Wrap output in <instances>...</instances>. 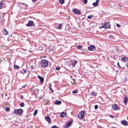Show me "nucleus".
<instances>
[{
  "instance_id": "f257e3e1",
  "label": "nucleus",
  "mask_w": 128,
  "mask_h": 128,
  "mask_svg": "<svg viewBox=\"0 0 128 128\" xmlns=\"http://www.w3.org/2000/svg\"><path fill=\"white\" fill-rule=\"evenodd\" d=\"M23 111V110L21 108L18 109L14 108V113L16 115H21L22 114Z\"/></svg>"
},
{
  "instance_id": "f03ea898",
  "label": "nucleus",
  "mask_w": 128,
  "mask_h": 128,
  "mask_svg": "<svg viewBox=\"0 0 128 128\" xmlns=\"http://www.w3.org/2000/svg\"><path fill=\"white\" fill-rule=\"evenodd\" d=\"M48 61L46 60H43L41 61L42 67L43 68H45L48 66Z\"/></svg>"
},
{
  "instance_id": "7ed1b4c3",
  "label": "nucleus",
  "mask_w": 128,
  "mask_h": 128,
  "mask_svg": "<svg viewBox=\"0 0 128 128\" xmlns=\"http://www.w3.org/2000/svg\"><path fill=\"white\" fill-rule=\"evenodd\" d=\"M110 24L109 22H105L104 24L102 26V27L105 28H110Z\"/></svg>"
},
{
  "instance_id": "20e7f679",
  "label": "nucleus",
  "mask_w": 128,
  "mask_h": 128,
  "mask_svg": "<svg viewBox=\"0 0 128 128\" xmlns=\"http://www.w3.org/2000/svg\"><path fill=\"white\" fill-rule=\"evenodd\" d=\"M85 112L84 111L80 112L78 114V117L80 119H82L84 117V115L85 114Z\"/></svg>"
},
{
  "instance_id": "39448f33",
  "label": "nucleus",
  "mask_w": 128,
  "mask_h": 128,
  "mask_svg": "<svg viewBox=\"0 0 128 128\" xmlns=\"http://www.w3.org/2000/svg\"><path fill=\"white\" fill-rule=\"evenodd\" d=\"M26 25L28 26H35L33 22L30 20L28 21V23Z\"/></svg>"
},
{
  "instance_id": "423d86ee",
  "label": "nucleus",
  "mask_w": 128,
  "mask_h": 128,
  "mask_svg": "<svg viewBox=\"0 0 128 128\" xmlns=\"http://www.w3.org/2000/svg\"><path fill=\"white\" fill-rule=\"evenodd\" d=\"M88 49L90 51H94L96 50L95 46L93 45H91L88 47Z\"/></svg>"
},
{
  "instance_id": "0eeeda50",
  "label": "nucleus",
  "mask_w": 128,
  "mask_h": 128,
  "mask_svg": "<svg viewBox=\"0 0 128 128\" xmlns=\"http://www.w3.org/2000/svg\"><path fill=\"white\" fill-rule=\"evenodd\" d=\"M73 11L74 13L75 14H76L79 15L81 14L80 12L76 9L75 8L73 9Z\"/></svg>"
},
{
  "instance_id": "6e6552de",
  "label": "nucleus",
  "mask_w": 128,
  "mask_h": 128,
  "mask_svg": "<svg viewBox=\"0 0 128 128\" xmlns=\"http://www.w3.org/2000/svg\"><path fill=\"white\" fill-rule=\"evenodd\" d=\"M46 120L48 122L49 124H50L51 123V121L50 117L48 116L45 117Z\"/></svg>"
},
{
  "instance_id": "1a4fd4ad",
  "label": "nucleus",
  "mask_w": 128,
  "mask_h": 128,
  "mask_svg": "<svg viewBox=\"0 0 128 128\" xmlns=\"http://www.w3.org/2000/svg\"><path fill=\"white\" fill-rule=\"evenodd\" d=\"M117 105L118 104H113L112 105V107L114 110H119V108L118 106Z\"/></svg>"
},
{
  "instance_id": "9d476101",
  "label": "nucleus",
  "mask_w": 128,
  "mask_h": 128,
  "mask_svg": "<svg viewBox=\"0 0 128 128\" xmlns=\"http://www.w3.org/2000/svg\"><path fill=\"white\" fill-rule=\"evenodd\" d=\"M39 91V90L38 89H35L34 90L33 92L34 94L36 95L38 94Z\"/></svg>"
},
{
  "instance_id": "9b49d317",
  "label": "nucleus",
  "mask_w": 128,
  "mask_h": 128,
  "mask_svg": "<svg viewBox=\"0 0 128 128\" xmlns=\"http://www.w3.org/2000/svg\"><path fill=\"white\" fill-rule=\"evenodd\" d=\"M38 78L40 80V82L42 83H43L44 82V78L39 75L38 76Z\"/></svg>"
},
{
  "instance_id": "f8f14e48",
  "label": "nucleus",
  "mask_w": 128,
  "mask_h": 128,
  "mask_svg": "<svg viewBox=\"0 0 128 128\" xmlns=\"http://www.w3.org/2000/svg\"><path fill=\"white\" fill-rule=\"evenodd\" d=\"M72 121H70L69 122H68L67 124L66 125V128H68L70 126L71 124H72Z\"/></svg>"
},
{
  "instance_id": "ddd939ff",
  "label": "nucleus",
  "mask_w": 128,
  "mask_h": 128,
  "mask_svg": "<svg viewBox=\"0 0 128 128\" xmlns=\"http://www.w3.org/2000/svg\"><path fill=\"white\" fill-rule=\"evenodd\" d=\"M99 1H100L99 0H96V2L93 3V6H96L98 5V3L99 2Z\"/></svg>"
},
{
  "instance_id": "4468645a",
  "label": "nucleus",
  "mask_w": 128,
  "mask_h": 128,
  "mask_svg": "<svg viewBox=\"0 0 128 128\" xmlns=\"http://www.w3.org/2000/svg\"><path fill=\"white\" fill-rule=\"evenodd\" d=\"M128 101V98L126 96L124 97L123 102L125 104H127Z\"/></svg>"
},
{
  "instance_id": "2eb2a0df",
  "label": "nucleus",
  "mask_w": 128,
  "mask_h": 128,
  "mask_svg": "<svg viewBox=\"0 0 128 128\" xmlns=\"http://www.w3.org/2000/svg\"><path fill=\"white\" fill-rule=\"evenodd\" d=\"M78 61L76 60H74L73 62H71V65L73 66H75L76 64L77 63Z\"/></svg>"
},
{
  "instance_id": "dca6fc26",
  "label": "nucleus",
  "mask_w": 128,
  "mask_h": 128,
  "mask_svg": "<svg viewBox=\"0 0 128 128\" xmlns=\"http://www.w3.org/2000/svg\"><path fill=\"white\" fill-rule=\"evenodd\" d=\"M121 123L124 126H127L128 124V122H127L125 120H122Z\"/></svg>"
},
{
  "instance_id": "f3484780",
  "label": "nucleus",
  "mask_w": 128,
  "mask_h": 128,
  "mask_svg": "<svg viewBox=\"0 0 128 128\" xmlns=\"http://www.w3.org/2000/svg\"><path fill=\"white\" fill-rule=\"evenodd\" d=\"M121 60L124 62H126V61L128 60V58L126 56H124L122 58Z\"/></svg>"
},
{
  "instance_id": "a211bd4d",
  "label": "nucleus",
  "mask_w": 128,
  "mask_h": 128,
  "mask_svg": "<svg viewBox=\"0 0 128 128\" xmlns=\"http://www.w3.org/2000/svg\"><path fill=\"white\" fill-rule=\"evenodd\" d=\"M3 32L4 34L6 35H7L8 33V32L6 31V29L5 28L4 29Z\"/></svg>"
},
{
  "instance_id": "6ab92c4d",
  "label": "nucleus",
  "mask_w": 128,
  "mask_h": 128,
  "mask_svg": "<svg viewBox=\"0 0 128 128\" xmlns=\"http://www.w3.org/2000/svg\"><path fill=\"white\" fill-rule=\"evenodd\" d=\"M62 103L61 101L60 100H56L54 103V104H61Z\"/></svg>"
},
{
  "instance_id": "aec40b11",
  "label": "nucleus",
  "mask_w": 128,
  "mask_h": 128,
  "mask_svg": "<svg viewBox=\"0 0 128 128\" xmlns=\"http://www.w3.org/2000/svg\"><path fill=\"white\" fill-rule=\"evenodd\" d=\"M49 84V88L50 90L52 92H54L53 90L51 88L52 85L50 83Z\"/></svg>"
},
{
  "instance_id": "412c9836",
  "label": "nucleus",
  "mask_w": 128,
  "mask_h": 128,
  "mask_svg": "<svg viewBox=\"0 0 128 128\" xmlns=\"http://www.w3.org/2000/svg\"><path fill=\"white\" fill-rule=\"evenodd\" d=\"M97 93L94 92H92V94H91V95L93 96H95L96 95Z\"/></svg>"
},
{
  "instance_id": "4be33fe9",
  "label": "nucleus",
  "mask_w": 128,
  "mask_h": 128,
  "mask_svg": "<svg viewBox=\"0 0 128 128\" xmlns=\"http://www.w3.org/2000/svg\"><path fill=\"white\" fill-rule=\"evenodd\" d=\"M62 25L61 24H60L58 25V29H61L62 28Z\"/></svg>"
},
{
  "instance_id": "5701e85b",
  "label": "nucleus",
  "mask_w": 128,
  "mask_h": 128,
  "mask_svg": "<svg viewBox=\"0 0 128 128\" xmlns=\"http://www.w3.org/2000/svg\"><path fill=\"white\" fill-rule=\"evenodd\" d=\"M78 92V90L77 89H76L74 90L72 92V93L73 94L77 93Z\"/></svg>"
},
{
  "instance_id": "b1692460",
  "label": "nucleus",
  "mask_w": 128,
  "mask_h": 128,
  "mask_svg": "<svg viewBox=\"0 0 128 128\" xmlns=\"http://www.w3.org/2000/svg\"><path fill=\"white\" fill-rule=\"evenodd\" d=\"M59 2L60 3L62 4H64V0H59Z\"/></svg>"
},
{
  "instance_id": "393cba45",
  "label": "nucleus",
  "mask_w": 128,
  "mask_h": 128,
  "mask_svg": "<svg viewBox=\"0 0 128 128\" xmlns=\"http://www.w3.org/2000/svg\"><path fill=\"white\" fill-rule=\"evenodd\" d=\"M5 110L7 112H9L10 110V109L9 107H7L6 108Z\"/></svg>"
},
{
  "instance_id": "a878e982",
  "label": "nucleus",
  "mask_w": 128,
  "mask_h": 128,
  "mask_svg": "<svg viewBox=\"0 0 128 128\" xmlns=\"http://www.w3.org/2000/svg\"><path fill=\"white\" fill-rule=\"evenodd\" d=\"M76 48H78L79 49H81L82 48V46L81 45L78 46H77Z\"/></svg>"
},
{
  "instance_id": "bb28decb",
  "label": "nucleus",
  "mask_w": 128,
  "mask_h": 128,
  "mask_svg": "<svg viewBox=\"0 0 128 128\" xmlns=\"http://www.w3.org/2000/svg\"><path fill=\"white\" fill-rule=\"evenodd\" d=\"M61 116L62 117H64L66 116L65 115H64V112H62L61 114Z\"/></svg>"
},
{
  "instance_id": "cd10ccee",
  "label": "nucleus",
  "mask_w": 128,
  "mask_h": 128,
  "mask_svg": "<svg viewBox=\"0 0 128 128\" xmlns=\"http://www.w3.org/2000/svg\"><path fill=\"white\" fill-rule=\"evenodd\" d=\"M14 67L16 69H18L19 68V66L17 65H14Z\"/></svg>"
},
{
  "instance_id": "c85d7f7f",
  "label": "nucleus",
  "mask_w": 128,
  "mask_h": 128,
  "mask_svg": "<svg viewBox=\"0 0 128 128\" xmlns=\"http://www.w3.org/2000/svg\"><path fill=\"white\" fill-rule=\"evenodd\" d=\"M38 110H34V116H35Z\"/></svg>"
},
{
  "instance_id": "c756f323",
  "label": "nucleus",
  "mask_w": 128,
  "mask_h": 128,
  "mask_svg": "<svg viewBox=\"0 0 128 128\" xmlns=\"http://www.w3.org/2000/svg\"><path fill=\"white\" fill-rule=\"evenodd\" d=\"M115 47L116 48L115 50H116V51L117 52H119V51H120V50L119 49L118 47L117 46Z\"/></svg>"
},
{
  "instance_id": "7c9ffc66",
  "label": "nucleus",
  "mask_w": 128,
  "mask_h": 128,
  "mask_svg": "<svg viewBox=\"0 0 128 128\" xmlns=\"http://www.w3.org/2000/svg\"><path fill=\"white\" fill-rule=\"evenodd\" d=\"M3 4L2 3L0 2V9L3 7Z\"/></svg>"
},
{
  "instance_id": "2f4dec72",
  "label": "nucleus",
  "mask_w": 128,
  "mask_h": 128,
  "mask_svg": "<svg viewBox=\"0 0 128 128\" xmlns=\"http://www.w3.org/2000/svg\"><path fill=\"white\" fill-rule=\"evenodd\" d=\"M92 17V15H90V16H88L87 18L89 19H91Z\"/></svg>"
},
{
  "instance_id": "473e14b6",
  "label": "nucleus",
  "mask_w": 128,
  "mask_h": 128,
  "mask_svg": "<svg viewBox=\"0 0 128 128\" xmlns=\"http://www.w3.org/2000/svg\"><path fill=\"white\" fill-rule=\"evenodd\" d=\"M51 128H58L56 126H52Z\"/></svg>"
},
{
  "instance_id": "72a5a7b5",
  "label": "nucleus",
  "mask_w": 128,
  "mask_h": 128,
  "mask_svg": "<svg viewBox=\"0 0 128 128\" xmlns=\"http://www.w3.org/2000/svg\"><path fill=\"white\" fill-rule=\"evenodd\" d=\"M22 70H23L24 73H26L27 72V71L24 69H22Z\"/></svg>"
},
{
  "instance_id": "f704fd0d",
  "label": "nucleus",
  "mask_w": 128,
  "mask_h": 128,
  "mask_svg": "<svg viewBox=\"0 0 128 128\" xmlns=\"http://www.w3.org/2000/svg\"><path fill=\"white\" fill-rule=\"evenodd\" d=\"M84 4H86L88 2L87 0H84Z\"/></svg>"
},
{
  "instance_id": "c9c22d12",
  "label": "nucleus",
  "mask_w": 128,
  "mask_h": 128,
  "mask_svg": "<svg viewBox=\"0 0 128 128\" xmlns=\"http://www.w3.org/2000/svg\"><path fill=\"white\" fill-rule=\"evenodd\" d=\"M98 106L97 105H96L94 106V108L95 110L96 109L98 108Z\"/></svg>"
},
{
  "instance_id": "e433bc0d",
  "label": "nucleus",
  "mask_w": 128,
  "mask_h": 128,
  "mask_svg": "<svg viewBox=\"0 0 128 128\" xmlns=\"http://www.w3.org/2000/svg\"><path fill=\"white\" fill-rule=\"evenodd\" d=\"M60 67H57L56 68V70H59L60 69Z\"/></svg>"
},
{
  "instance_id": "4c0bfd02",
  "label": "nucleus",
  "mask_w": 128,
  "mask_h": 128,
  "mask_svg": "<svg viewBox=\"0 0 128 128\" xmlns=\"http://www.w3.org/2000/svg\"><path fill=\"white\" fill-rule=\"evenodd\" d=\"M27 86V85L26 84H25L24 85L22 86V88H25L26 87V86Z\"/></svg>"
},
{
  "instance_id": "58836bf2",
  "label": "nucleus",
  "mask_w": 128,
  "mask_h": 128,
  "mask_svg": "<svg viewBox=\"0 0 128 128\" xmlns=\"http://www.w3.org/2000/svg\"><path fill=\"white\" fill-rule=\"evenodd\" d=\"M34 66L33 65H32L31 66V69L33 70L34 68Z\"/></svg>"
},
{
  "instance_id": "ea45409f",
  "label": "nucleus",
  "mask_w": 128,
  "mask_h": 128,
  "mask_svg": "<svg viewBox=\"0 0 128 128\" xmlns=\"http://www.w3.org/2000/svg\"><path fill=\"white\" fill-rule=\"evenodd\" d=\"M116 25L118 27H120L121 26L118 24H116Z\"/></svg>"
},
{
  "instance_id": "a19ab883",
  "label": "nucleus",
  "mask_w": 128,
  "mask_h": 128,
  "mask_svg": "<svg viewBox=\"0 0 128 128\" xmlns=\"http://www.w3.org/2000/svg\"><path fill=\"white\" fill-rule=\"evenodd\" d=\"M20 73H21L23 74H24V72H22V70H20Z\"/></svg>"
},
{
  "instance_id": "79ce46f5",
  "label": "nucleus",
  "mask_w": 128,
  "mask_h": 128,
  "mask_svg": "<svg viewBox=\"0 0 128 128\" xmlns=\"http://www.w3.org/2000/svg\"><path fill=\"white\" fill-rule=\"evenodd\" d=\"M20 4H24V5L25 6H26V7H27L28 6V5L26 4H25L24 3H20Z\"/></svg>"
},
{
  "instance_id": "37998d69",
  "label": "nucleus",
  "mask_w": 128,
  "mask_h": 128,
  "mask_svg": "<svg viewBox=\"0 0 128 128\" xmlns=\"http://www.w3.org/2000/svg\"><path fill=\"white\" fill-rule=\"evenodd\" d=\"M117 65L120 67L121 68V67L120 66V65H119V63L118 62Z\"/></svg>"
},
{
  "instance_id": "c03bdc74",
  "label": "nucleus",
  "mask_w": 128,
  "mask_h": 128,
  "mask_svg": "<svg viewBox=\"0 0 128 128\" xmlns=\"http://www.w3.org/2000/svg\"><path fill=\"white\" fill-rule=\"evenodd\" d=\"M42 47H40L39 48V50H41L42 49Z\"/></svg>"
},
{
  "instance_id": "a18cd8bd",
  "label": "nucleus",
  "mask_w": 128,
  "mask_h": 128,
  "mask_svg": "<svg viewBox=\"0 0 128 128\" xmlns=\"http://www.w3.org/2000/svg\"><path fill=\"white\" fill-rule=\"evenodd\" d=\"M110 116L111 118H114V116L113 115H110Z\"/></svg>"
},
{
  "instance_id": "49530a36",
  "label": "nucleus",
  "mask_w": 128,
  "mask_h": 128,
  "mask_svg": "<svg viewBox=\"0 0 128 128\" xmlns=\"http://www.w3.org/2000/svg\"><path fill=\"white\" fill-rule=\"evenodd\" d=\"M21 107H23L24 106V104H20Z\"/></svg>"
},
{
  "instance_id": "de8ad7c7",
  "label": "nucleus",
  "mask_w": 128,
  "mask_h": 128,
  "mask_svg": "<svg viewBox=\"0 0 128 128\" xmlns=\"http://www.w3.org/2000/svg\"><path fill=\"white\" fill-rule=\"evenodd\" d=\"M4 95V94H2V98L3 97V96Z\"/></svg>"
},
{
  "instance_id": "09e8293b",
  "label": "nucleus",
  "mask_w": 128,
  "mask_h": 128,
  "mask_svg": "<svg viewBox=\"0 0 128 128\" xmlns=\"http://www.w3.org/2000/svg\"><path fill=\"white\" fill-rule=\"evenodd\" d=\"M36 0H32V1L33 2H34L36 1Z\"/></svg>"
},
{
  "instance_id": "8fccbe9b",
  "label": "nucleus",
  "mask_w": 128,
  "mask_h": 128,
  "mask_svg": "<svg viewBox=\"0 0 128 128\" xmlns=\"http://www.w3.org/2000/svg\"><path fill=\"white\" fill-rule=\"evenodd\" d=\"M21 97L22 98H23V95H21Z\"/></svg>"
},
{
  "instance_id": "3c124183",
  "label": "nucleus",
  "mask_w": 128,
  "mask_h": 128,
  "mask_svg": "<svg viewBox=\"0 0 128 128\" xmlns=\"http://www.w3.org/2000/svg\"><path fill=\"white\" fill-rule=\"evenodd\" d=\"M20 104H24V103L23 102H22Z\"/></svg>"
},
{
  "instance_id": "603ef678",
  "label": "nucleus",
  "mask_w": 128,
  "mask_h": 128,
  "mask_svg": "<svg viewBox=\"0 0 128 128\" xmlns=\"http://www.w3.org/2000/svg\"><path fill=\"white\" fill-rule=\"evenodd\" d=\"M112 128H116L115 127H113Z\"/></svg>"
},
{
  "instance_id": "864d4df0",
  "label": "nucleus",
  "mask_w": 128,
  "mask_h": 128,
  "mask_svg": "<svg viewBox=\"0 0 128 128\" xmlns=\"http://www.w3.org/2000/svg\"><path fill=\"white\" fill-rule=\"evenodd\" d=\"M6 94H5V96H6Z\"/></svg>"
},
{
  "instance_id": "5fc2aeb1",
  "label": "nucleus",
  "mask_w": 128,
  "mask_h": 128,
  "mask_svg": "<svg viewBox=\"0 0 128 128\" xmlns=\"http://www.w3.org/2000/svg\"><path fill=\"white\" fill-rule=\"evenodd\" d=\"M45 104H47V103H46Z\"/></svg>"
},
{
  "instance_id": "6e6d98bb",
  "label": "nucleus",
  "mask_w": 128,
  "mask_h": 128,
  "mask_svg": "<svg viewBox=\"0 0 128 128\" xmlns=\"http://www.w3.org/2000/svg\"><path fill=\"white\" fill-rule=\"evenodd\" d=\"M45 56H44V57H45Z\"/></svg>"
},
{
  "instance_id": "4d7b16f0",
  "label": "nucleus",
  "mask_w": 128,
  "mask_h": 128,
  "mask_svg": "<svg viewBox=\"0 0 128 128\" xmlns=\"http://www.w3.org/2000/svg\"><path fill=\"white\" fill-rule=\"evenodd\" d=\"M45 56H44V57H45Z\"/></svg>"
}]
</instances>
